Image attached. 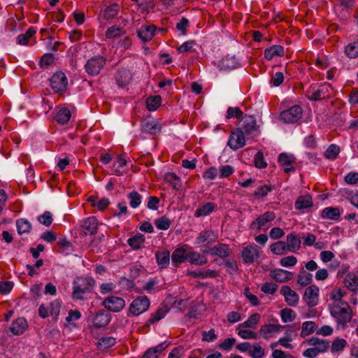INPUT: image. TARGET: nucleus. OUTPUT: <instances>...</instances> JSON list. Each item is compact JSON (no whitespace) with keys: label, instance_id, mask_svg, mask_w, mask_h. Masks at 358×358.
<instances>
[{"label":"nucleus","instance_id":"nucleus-1","mask_svg":"<svg viewBox=\"0 0 358 358\" xmlns=\"http://www.w3.org/2000/svg\"><path fill=\"white\" fill-rule=\"evenodd\" d=\"M95 285V280L92 277H78L73 281V298L83 300V295L90 292Z\"/></svg>","mask_w":358,"mask_h":358},{"label":"nucleus","instance_id":"nucleus-2","mask_svg":"<svg viewBox=\"0 0 358 358\" xmlns=\"http://www.w3.org/2000/svg\"><path fill=\"white\" fill-rule=\"evenodd\" d=\"M331 315L336 319L340 324H345L350 321L352 310L347 302L329 304Z\"/></svg>","mask_w":358,"mask_h":358},{"label":"nucleus","instance_id":"nucleus-3","mask_svg":"<svg viewBox=\"0 0 358 358\" xmlns=\"http://www.w3.org/2000/svg\"><path fill=\"white\" fill-rule=\"evenodd\" d=\"M106 60L103 56L97 55L89 59L85 69L87 73L91 76H97L106 65Z\"/></svg>","mask_w":358,"mask_h":358},{"label":"nucleus","instance_id":"nucleus-4","mask_svg":"<svg viewBox=\"0 0 358 358\" xmlns=\"http://www.w3.org/2000/svg\"><path fill=\"white\" fill-rule=\"evenodd\" d=\"M302 114V108L298 105H295L287 110L282 111L280 114V118L285 123L294 124L301 118Z\"/></svg>","mask_w":358,"mask_h":358},{"label":"nucleus","instance_id":"nucleus-5","mask_svg":"<svg viewBox=\"0 0 358 358\" xmlns=\"http://www.w3.org/2000/svg\"><path fill=\"white\" fill-rule=\"evenodd\" d=\"M333 88L330 84L324 83L320 85L316 90L315 87L308 91V99L313 101L322 100L331 96Z\"/></svg>","mask_w":358,"mask_h":358},{"label":"nucleus","instance_id":"nucleus-6","mask_svg":"<svg viewBox=\"0 0 358 358\" xmlns=\"http://www.w3.org/2000/svg\"><path fill=\"white\" fill-rule=\"evenodd\" d=\"M150 304V300L147 296H138L131 302L129 311L132 315L138 316L145 312L148 309Z\"/></svg>","mask_w":358,"mask_h":358},{"label":"nucleus","instance_id":"nucleus-7","mask_svg":"<svg viewBox=\"0 0 358 358\" xmlns=\"http://www.w3.org/2000/svg\"><path fill=\"white\" fill-rule=\"evenodd\" d=\"M275 218V214L272 211H267L259 216L255 220L251 222L250 229L261 230L268 229L270 225L269 222Z\"/></svg>","mask_w":358,"mask_h":358},{"label":"nucleus","instance_id":"nucleus-8","mask_svg":"<svg viewBox=\"0 0 358 358\" xmlns=\"http://www.w3.org/2000/svg\"><path fill=\"white\" fill-rule=\"evenodd\" d=\"M50 85L56 93L64 92L67 88L68 79L63 72H57L50 78Z\"/></svg>","mask_w":358,"mask_h":358},{"label":"nucleus","instance_id":"nucleus-9","mask_svg":"<svg viewBox=\"0 0 358 358\" xmlns=\"http://www.w3.org/2000/svg\"><path fill=\"white\" fill-rule=\"evenodd\" d=\"M228 145L234 150L243 148L245 144L244 132L241 129L232 131L229 137Z\"/></svg>","mask_w":358,"mask_h":358},{"label":"nucleus","instance_id":"nucleus-10","mask_svg":"<svg viewBox=\"0 0 358 358\" xmlns=\"http://www.w3.org/2000/svg\"><path fill=\"white\" fill-rule=\"evenodd\" d=\"M103 306L112 312H119L125 306L124 300L119 296H109L103 301Z\"/></svg>","mask_w":358,"mask_h":358},{"label":"nucleus","instance_id":"nucleus-11","mask_svg":"<svg viewBox=\"0 0 358 358\" xmlns=\"http://www.w3.org/2000/svg\"><path fill=\"white\" fill-rule=\"evenodd\" d=\"M241 254L243 262L248 264H252L260 256V252L257 247L252 245H248L243 248Z\"/></svg>","mask_w":358,"mask_h":358},{"label":"nucleus","instance_id":"nucleus-12","mask_svg":"<svg viewBox=\"0 0 358 358\" xmlns=\"http://www.w3.org/2000/svg\"><path fill=\"white\" fill-rule=\"evenodd\" d=\"M319 287L315 285L308 287L303 295V299L308 306L313 307L317 304Z\"/></svg>","mask_w":358,"mask_h":358},{"label":"nucleus","instance_id":"nucleus-13","mask_svg":"<svg viewBox=\"0 0 358 358\" xmlns=\"http://www.w3.org/2000/svg\"><path fill=\"white\" fill-rule=\"evenodd\" d=\"M217 236L211 230L200 232L195 239L194 243L198 245L203 244L211 245L217 241Z\"/></svg>","mask_w":358,"mask_h":358},{"label":"nucleus","instance_id":"nucleus-14","mask_svg":"<svg viewBox=\"0 0 358 358\" xmlns=\"http://www.w3.org/2000/svg\"><path fill=\"white\" fill-rule=\"evenodd\" d=\"M280 294L284 296L285 301L289 306H295L299 300V296L296 292L292 290L289 286L284 285L281 287Z\"/></svg>","mask_w":358,"mask_h":358},{"label":"nucleus","instance_id":"nucleus-15","mask_svg":"<svg viewBox=\"0 0 358 358\" xmlns=\"http://www.w3.org/2000/svg\"><path fill=\"white\" fill-rule=\"evenodd\" d=\"M98 226L97 219L95 217H90L83 221L81 227L86 236H92L96 233Z\"/></svg>","mask_w":358,"mask_h":358},{"label":"nucleus","instance_id":"nucleus-16","mask_svg":"<svg viewBox=\"0 0 358 358\" xmlns=\"http://www.w3.org/2000/svg\"><path fill=\"white\" fill-rule=\"evenodd\" d=\"M278 162L285 173L295 171V168L292 166L295 163V157L293 155L282 153L278 156Z\"/></svg>","mask_w":358,"mask_h":358},{"label":"nucleus","instance_id":"nucleus-17","mask_svg":"<svg viewBox=\"0 0 358 358\" xmlns=\"http://www.w3.org/2000/svg\"><path fill=\"white\" fill-rule=\"evenodd\" d=\"M241 129L243 132L251 134L257 129L256 120L252 115H245L241 120Z\"/></svg>","mask_w":358,"mask_h":358},{"label":"nucleus","instance_id":"nucleus-18","mask_svg":"<svg viewBox=\"0 0 358 358\" xmlns=\"http://www.w3.org/2000/svg\"><path fill=\"white\" fill-rule=\"evenodd\" d=\"M141 130L145 133L156 134L161 131V125L157 120L148 119L145 120L142 123Z\"/></svg>","mask_w":358,"mask_h":358},{"label":"nucleus","instance_id":"nucleus-19","mask_svg":"<svg viewBox=\"0 0 358 358\" xmlns=\"http://www.w3.org/2000/svg\"><path fill=\"white\" fill-rule=\"evenodd\" d=\"M110 321V315L104 310H99L93 317V324L97 328L106 327Z\"/></svg>","mask_w":358,"mask_h":358},{"label":"nucleus","instance_id":"nucleus-20","mask_svg":"<svg viewBox=\"0 0 358 358\" xmlns=\"http://www.w3.org/2000/svg\"><path fill=\"white\" fill-rule=\"evenodd\" d=\"M271 277L277 282H285L293 278V273L281 268H276L271 271Z\"/></svg>","mask_w":358,"mask_h":358},{"label":"nucleus","instance_id":"nucleus-21","mask_svg":"<svg viewBox=\"0 0 358 358\" xmlns=\"http://www.w3.org/2000/svg\"><path fill=\"white\" fill-rule=\"evenodd\" d=\"M212 256H218L222 259L229 257L232 253V250L225 243H219L211 247Z\"/></svg>","mask_w":358,"mask_h":358},{"label":"nucleus","instance_id":"nucleus-22","mask_svg":"<svg viewBox=\"0 0 358 358\" xmlns=\"http://www.w3.org/2000/svg\"><path fill=\"white\" fill-rule=\"evenodd\" d=\"M308 344L313 345L318 353L327 352L330 347V343L328 340L320 339L317 337H312L309 339Z\"/></svg>","mask_w":358,"mask_h":358},{"label":"nucleus","instance_id":"nucleus-23","mask_svg":"<svg viewBox=\"0 0 358 358\" xmlns=\"http://www.w3.org/2000/svg\"><path fill=\"white\" fill-rule=\"evenodd\" d=\"M156 27L155 25L141 27L137 31V35L143 42L152 40L155 34Z\"/></svg>","mask_w":358,"mask_h":358},{"label":"nucleus","instance_id":"nucleus-24","mask_svg":"<svg viewBox=\"0 0 358 358\" xmlns=\"http://www.w3.org/2000/svg\"><path fill=\"white\" fill-rule=\"evenodd\" d=\"M169 309L167 306H163L159 307L157 311L152 313L149 319L146 322V325L150 326L158 322L159 320L163 319L168 313Z\"/></svg>","mask_w":358,"mask_h":358},{"label":"nucleus","instance_id":"nucleus-25","mask_svg":"<svg viewBox=\"0 0 358 358\" xmlns=\"http://www.w3.org/2000/svg\"><path fill=\"white\" fill-rule=\"evenodd\" d=\"M286 248H287L289 252H296L301 248V241L296 235L289 234L286 237Z\"/></svg>","mask_w":358,"mask_h":358},{"label":"nucleus","instance_id":"nucleus-26","mask_svg":"<svg viewBox=\"0 0 358 358\" xmlns=\"http://www.w3.org/2000/svg\"><path fill=\"white\" fill-rule=\"evenodd\" d=\"M283 327L280 324H264L259 330V334L265 339H268L273 336V334L278 332Z\"/></svg>","mask_w":358,"mask_h":358},{"label":"nucleus","instance_id":"nucleus-27","mask_svg":"<svg viewBox=\"0 0 358 358\" xmlns=\"http://www.w3.org/2000/svg\"><path fill=\"white\" fill-rule=\"evenodd\" d=\"M169 346L166 342H163L155 347L148 349L142 358H157L159 355Z\"/></svg>","mask_w":358,"mask_h":358},{"label":"nucleus","instance_id":"nucleus-28","mask_svg":"<svg viewBox=\"0 0 358 358\" xmlns=\"http://www.w3.org/2000/svg\"><path fill=\"white\" fill-rule=\"evenodd\" d=\"M27 328V322L23 317H19L13 322L10 330L14 335H20Z\"/></svg>","mask_w":358,"mask_h":358},{"label":"nucleus","instance_id":"nucleus-29","mask_svg":"<svg viewBox=\"0 0 358 358\" xmlns=\"http://www.w3.org/2000/svg\"><path fill=\"white\" fill-rule=\"evenodd\" d=\"M186 259H187V258L185 246L178 248L173 252L171 260L175 266H178V264L184 262Z\"/></svg>","mask_w":358,"mask_h":358},{"label":"nucleus","instance_id":"nucleus-30","mask_svg":"<svg viewBox=\"0 0 358 358\" xmlns=\"http://www.w3.org/2000/svg\"><path fill=\"white\" fill-rule=\"evenodd\" d=\"M189 275L192 278H199L201 279L214 278L218 276V273L215 270H197L189 272Z\"/></svg>","mask_w":358,"mask_h":358},{"label":"nucleus","instance_id":"nucleus-31","mask_svg":"<svg viewBox=\"0 0 358 358\" xmlns=\"http://www.w3.org/2000/svg\"><path fill=\"white\" fill-rule=\"evenodd\" d=\"M187 260L192 264L197 266H202L208 262V259L206 256L197 252H189L187 254Z\"/></svg>","mask_w":358,"mask_h":358},{"label":"nucleus","instance_id":"nucleus-32","mask_svg":"<svg viewBox=\"0 0 358 358\" xmlns=\"http://www.w3.org/2000/svg\"><path fill=\"white\" fill-rule=\"evenodd\" d=\"M156 261L160 268H166L170 263V252L168 250L158 251L155 254Z\"/></svg>","mask_w":358,"mask_h":358},{"label":"nucleus","instance_id":"nucleus-33","mask_svg":"<svg viewBox=\"0 0 358 358\" xmlns=\"http://www.w3.org/2000/svg\"><path fill=\"white\" fill-rule=\"evenodd\" d=\"M321 216L324 219L339 220L341 217V212L338 208L327 207L322 210Z\"/></svg>","mask_w":358,"mask_h":358},{"label":"nucleus","instance_id":"nucleus-34","mask_svg":"<svg viewBox=\"0 0 358 358\" xmlns=\"http://www.w3.org/2000/svg\"><path fill=\"white\" fill-rule=\"evenodd\" d=\"M284 48L281 45H272L264 51V57L268 60H271L275 56H283Z\"/></svg>","mask_w":358,"mask_h":358},{"label":"nucleus","instance_id":"nucleus-35","mask_svg":"<svg viewBox=\"0 0 358 358\" xmlns=\"http://www.w3.org/2000/svg\"><path fill=\"white\" fill-rule=\"evenodd\" d=\"M71 117V113L70 110L64 107L57 111L55 115V120L58 124L64 125L69 121Z\"/></svg>","mask_w":358,"mask_h":358},{"label":"nucleus","instance_id":"nucleus-36","mask_svg":"<svg viewBox=\"0 0 358 358\" xmlns=\"http://www.w3.org/2000/svg\"><path fill=\"white\" fill-rule=\"evenodd\" d=\"M120 11V6L117 3H113L103 11V17L106 20H112L115 18Z\"/></svg>","mask_w":358,"mask_h":358},{"label":"nucleus","instance_id":"nucleus-37","mask_svg":"<svg viewBox=\"0 0 358 358\" xmlns=\"http://www.w3.org/2000/svg\"><path fill=\"white\" fill-rule=\"evenodd\" d=\"M347 346L348 342L345 339L337 338L334 340L329 348L332 354H338L342 352Z\"/></svg>","mask_w":358,"mask_h":358},{"label":"nucleus","instance_id":"nucleus-38","mask_svg":"<svg viewBox=\"0 0 358 358\" xmlns=\"http://www.w3.org/2000/svg\"><path fill=\"white\" fill-rule=\"evenodd\" d=\"M215 205L212 202H208L198 208L194 212V216L196 217L206 216L210 214L215 210Z\"/></svg>","mask_w":358,"mask_h":358},{"label":"nucleus","instance_id":"nucleus-39","mask_svg":"<svg viewBox=\"0 0 358 358\" xmlns=\"http://www.w3.org/2000/svg\"><path fill=\"white\" fill-rule=\"evenodd\" d=\"M312 205V198L309 195L299 196L294 203L295 208L298 210H302L310 207Z\"/></svg>","mask_w":358,"mask_h":358},{"label":"nucleus","instance_id":"nucleus-40","mask_svg":"<svg viewBox=\"0 0 358 358\" xmlns=\"http://www.w3.org/2000/svg\"><path fill=\"white\" fill-rule=\"evenodd\" d=\"M271 252L276 255H283L288 252L286 248V243L282 241H277L270 245Z\"/></svg>","mask_w":358,"mask_h":358},{"label":"nucleus","instance_id":"nucleus-41","mask_svg":"<svg viewBox=\"0 0 358 358\" xmlns=\"http://www.w3.org/2000/svg\"><path fill=\"white\" fill-rule=\"evenodd\" d=\"M345 54L350 59L358 57V39L350 42L345 47Z\"/></svg>","mask_w":358,"mask_h":358},{"label":"nucleus","instance_id":"nucleus-42","mask_svg":"<svg viewBox=\"0 0 358 358\" xmlns=\"http://www.w3.org/2000/svg\"><path fill=\"white\" fill-rule=\"evenodd\" d=\"M16 227L19 234L29 233L32 228L30 222L24 218L16 221Z\"/></svg>","mask_w":358,"mask_h":358},{"label":"nucleus","instance_id":"nucleus-43","mask_svg":"<svg viewBox=\"0 0 358 358\" xmlns=\"http://www.w3.org/2000/svg\"><path fill=\"white\" fill-rule=\"evenodd\" d=\"M317 326L313 321H306L302 324L301 336L305 338L313 332H316Z\"/></svg>","mask_w":358,"mask_h":358},{"label":"nucleus","instance_id":"nucleus-44","mask_svg":"<svg viewBox=\"0 0 358 358\" xmlns=\"http://www.w3.org/2000/svg\"><path fill=\"white\" fill-rule=\"evenodd\" d=\"M344 283L352 291L358 289V277L354 273H348L345 278Z\"/></svg>","mask_w":358,"mask_h":358},{"label":"nucleus","instance_id":"nucleus-45","mask_svg":"<svg viewBox=\"0 0 358 358\" xmlns=\"http://www.w3.org/2000/svg\"><path fill=\"white\" fill-rule=\"evenodd\" d=\"M145 242V237L143 234H138L128 239V244L134 249L138 250Z\"/></svg>","mask_w":358,"mask_h":358},{"label":"nucleus","instance_id":"nucleus-46","mask_svg":"<svg viewBox=\"0 0 358 358\" xmlns=\"http://www.w3.org/2000/svg\"><path fill=\"white\" fill-rule=\"evenodd\" d=\"M260 315L259 313H254L251 315L248 319L243 323L240 324L241 327L255 329L260 320Z\"/></svg>","mask_w":358,"mask_h":358},{"label":"nucleus","instance_id":"nucleus-47","mask_svg":"<svg viewBox=\"0 0 358 358\" xmlns=\"http://www.w3.org/2000/svg\"><path fill=\"white\" fill-rule=\"evenodd\" d=\"M115 79L119 86L124 87L130 80L129 73L125 69L120 70L115 76Z\"/></svg>","mask_w":358,"mask_h":358},{"label":"nucleus","instance_id":"nucleus-48","mask_svg":"<svg viewBox=\"0 0 358 358\" xmlns=\"http://www.w3.org/2000/svg\"><path fill=\"white\" fill-rule=\"evenodd\" d=\"M36 31L34 27H29L24 34H20L17 36L18 43L22 45H27L30 38L32 37L36 34Z\"/></svg>","mask_w":358,"mask_h":358},{"label":"nucleus","instance_id":"nucleus-49","mask_svg":"<svg viewBox=\"0 0 358 358\" xmlns=\"http://www.w3.org/2000/svg\"><path fill=\"white\" fill-rule=\"evenodd\" d=\"M127 197L129 200V206L133 208H137L141 203L142 196L136 191L131 192Z\"/></svg>","mask_w":358,"mask_h":358},{"label":"nucleus","instance_id":"nucleus-50","mask_svg":"<svg viewBox=\"0 0 358 358\" xmlns=\"http://www.w3.org/2000/svg\"><path fill=\"white\" fill-rule=\"evenodd\" d=\"M124 34H125V31L122 28L117 26H112L106 30L105 36L107 38H114Z\"/></svg>","mask_w":358,"mask_h":358},{"label":"nucleus","instance_id":"nucleus-51","mask_svg":"<svg viewBox=\"0 0 358 358\" xmlns=\"http://www.w3.org/2000/svg\"><path fill=\"white\" fill-rule=\"evenodd\" d=\"M161 102L160 96H150L146 101L147 108L150 111L155 110L161 105Z\"/></svg>","mask_w":358,"mask_h":358},{"label":"nucleus","instance_id":"nucleus-52","mask_svg":"<svg viewBox=\"0 0 358 358\" xmlns=\"http://www.w3.org/2000/svg\"><path fill=\"white\" fill-rule=\"evenodd\" d=\"M312 278L313 275L311 273H307L306 271H302L300 272L299 274L298 275L297 282L300 285L305 287L310 284V282H312Z\"/></svg>","mask_w":358,"mask_h":358},{"label":"nucleus","instance_id":"nucleus-53","mask_svg":"<svg viewBox=\"0 0 358 358\" xmlns=\"http://www.w3.org/2000/svg\"><path fill=\"white\" fill-rule=\"evenodd\" d=\"M280 316L284 322H289L294 320L296 318V313L293 310L285 308L281 310Z\"/></svg>","mask_w":358,"mask_h":358},{"label":"nucleus","instance_id":"nucleus-54","mask_svg":"<svg viewBox=\"0 0 358 358\" xmlns=\"http://www.w3.org/2000/svg\"><path fill=\"white\" fill-rule=\"evenodd\" d=\"M346 294V292L341 288L333 289L330 294V298L333 300L331 303H338V302H344L342 299Z\"/></svg>","mask_w":358,"mask_h":358},{"label":"nucleus","instance_id":"nucleus-55","mask_svg":"<svg viewBox=\"0 0 358 358\" xmlns=\"http://www.w3.org/2000/svg\"><path fill=\"white\" fill-rule=\"evenodd\" d=\"M340 148L338 145L331 144L324 152V157L329 159H334L338 156Z\"/></svg>","mask_w":358,"mask_h":358},{"label":"nucleus","instance_id":"nucleus-56","mask_svg":"<svg viewBox=\"0 0 358 358\" xmlns=\"http://www.w3.org/2000/svg\"><path fill=\"white\" fill-rule=\"evenodd\" d=\"M61 306L62 303L59 300H55L50 303L48 307L50 315L57 318L59 315Z\"/></svg>","mask_w":358,"mask_h":358},{"label":"nucleus","instance_id":"nucleus-57","mask_svg":"<svg viewBox=\"0 0 358 358\" xmlns=\"http://www.w3.org/2000/svg\"><path fill=\"white\" fill-rule=\"evenodd\" d=\"M155 224L159 230H167L170 227L171 220L166 217H162L155 221Z\"/></svg>","mask_w":358,"mask_h":358},{"label":"nucleus","instance_id":"nucleus-58","mask_svg":"<svg viewBox=\"0 0 358 358\" xmlns=\"http://www.w3.org/2000/svg\"><path fill=\"white\" fill-rule=\"evenodd\" d=\"M249 354L253 358H262L265 355V351L260 345H256L249 349Z\"/></svg>","mask_w":358,"mask_h":358},{"label":"nucleus","instance_id":"nucleus-59","mask_svg":"<svg viewBox=\"0 0 358 358\" xmlns=\"http://www.w3.org/2000/svg\"><path fill=\"white\" fill-rule=\"evenodd\" d=\"M165 180L171 185L173 189H177L180 186L179 178L173 173H166Z\"/></svg>","mask_w":358,"mask_h":358},{"label":"nucleus","instance_id":"nucleus-60","mask_svg":"<svg viewBox=\"0 0 358 358\" xmlns=\"http://www.w3.org/2000/svg\"><path fill=\"white\" fill-rule=\"evenodd\" d=\"M52 220V214L50 211H45L43 215L38 217V221L46 227L50 226Z\"/></svg>","mask_w":358,"mask_h":358},{"label":"nucleus","instance_id":"nucleus-61","mask_svg":"<svg viewBox=\"0 0 358 358\" xmlns=\"http://www.w3.org/2000/svg\"><path fill=\"white\" fill-rule=\"evenodd\" d=\"M243 114L242 110L238 107H229L227 109L226 117L227 119L234 117L239 119L243 117Z\"/></svg>","mask_w":358,"mask_h":358},{"label":"nucleus","instance_id":"nucleus-62","mask_svg":"<svg viewBox=\"0 0 358 358\" xmlns=\"http://www.w3.org/2000/svg\"><path fill=\"white\" fill-rule=\"evenodd\" d=\"M273 190V187L271 186L263 185L259 187L257 190L254 193V196L257 198H262L266 196L268 192Z\"/></svg>","mask_w":358,"mask_h":358},{"label":"nucleus","instance_id":"nucleus-63","mask_svg":"<svg viewBox=\"0 0 358 358\" xmlns=\"http://www.w3.org/2000/svg\"><path fill=\"white\" fill-rule=\"evenodd\" d=\"M98 343L101 348L106 349L115 345V338L111 336L102 337Z\"/></svg>","mask_w":358,"mask_h":358},{"label":"nucleus","instance_id":"nucleus-64","mask_svg":"<svg viewBox=\"0 0 358 358\" xmlns=\"http://www.w3.org/2000/svg\"><path fill=\"white\" fill-rule=\"evenodd\" d=\"M14 284L10 281H0V294L2 295L7 294L10 293L13 288Z\"/></svg>","mask_w":358,"mask_h":358}]
</instances>
